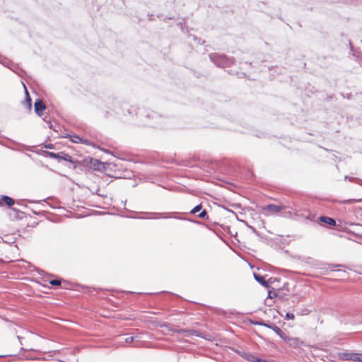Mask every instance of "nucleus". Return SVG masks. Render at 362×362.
Listing matches in <instances>:
<instances>
[{
	"instance_id": "obj_1",
	"label": "nucleus",
	"mask_w": 362,
	"mask_h": 362,
	"mask_svg": "<svg viewBox=\"0 0 362 362\" xmlns=\"http://www.w3.org/2000/svg\"><path fill=\"white\" fill-rule=\"evenodd\" d=\"M209 57L211 61L219 67L228 66L233 63L230 59L223 54H211Z\"/></svg>"
},
{
	"instance_id": "obj_2",
	"label": "nucleus",
	"mask_w": 362,
	"mask_h": 362,
	"mask_svg": "<svg viewBox=\"0 0 362 362\" xmlns=\"http://www.w3.org/2000/svg\"><path fill=\"white\" fill-rule=\"evenodd\" d=\"M286 206L284 205L269 204L263 207V210L267 211L270 214H277L283 209H286Z\"/></svg>"
},
{
	"instance_id": "obj_3",
	"label": "nucleus",
	"mask_w": 362,
	"mask_h": 362,
	"mask_svg": "<svg viewBox=\"0 0 362 362\" xmlns=\"http://www.w3.org/2000/svg\"><path fill=\"white\" fill-rule=\"evenodd\" d=\"M34 107L35 113L40 117L42 115L43 111L46 109V106L41 99H37L35 100Z\"/></svg>"
},
{
	"instance_id": "obj_4",
	"label": "nucleus",
	"mask_w": 362,
	"mask_h": 362,
	"mask_svg": "<svg viewBox=\"0 0 362 362\" xmlns=\"http://www.w3.org/2000/svg\"><path fill=\"white\" fill-rule=\"evenodd\" d=\"M286 342H287L291 346H293L294 348H298L300 346V344L303 343L298 338H291L286 337V340H284Z\"/></svg>"
},
{
	"instance_id": "obj_5",
	"label": "nucleus",
	"mask_w": 362,
	"mask_h": 362,
	"mask_svg": "<svg viewBox=\"0 0 362 362\" xmlns=\"http://www.w3.org/2000/svg\"><path fill=\"white\" fill-rule=\"evenodd\" d=\"M68 137L70 139V140L75 144H85L89 145L90 143L88 140L83 139L80 136L77 135H68Z\"/></svg>"
},
{
	"instance_id": "obj_6",
	"label": "nucleus",
	"mask_w": 362,
	"mask_h": 362,
	"mask_svg": "<svg viewBox=\"0 0 362 362\" xmlns=\"http://www.w3.org/2000/svg\"><path fill=\"white\" fill-rule=\"evenodd\" d=\"M24 88L25 90V100H24L23 104L28 110H31L32 100L25 86Z\"/></svg>"
},
{
	"instance_id": "obj_7",
	"label": "nucleus",
	"mask_w": 362,
	"mask_h": 362,
	"mask_svg": "<svg viewBox=\"0 0 362 362\" xmlns=\"http://www.w3.org/2000/svg\"><path fill=\"white\" fill-rule=\"evenodd\" d=\"M320 221L322 223H327L329 226H335L336 221L334 218L327 216H321Z\"/></svg>"
},
{
	"instance_id": "obj_8",
	"label": "nucleus",
	"mask_w": 362,
	"mask_h": 362,
	"mask_svg": "<svg viewBox=\"0 0 362 362\" xmlns=\"http://www.w3.org/2000/svg\"><path fill=\"white\" fill-rule=\"evenodd\" d=\"M254 277L255 279V280L259 282L261 285L265 286V287H269V284H267V282L265 281L264 279V277L262 276H260L259 274H254Z\"/></svg>"
},
{
	"instance_id": "obj_9",
	"label": "nucleus",
	"mask_w": 362,
	"mask_h": 362,
	"mask_svg": "<svg viewBox=\"0 0 362 362\" xmlns=\"http://www.w3.org/2000/svg\"><path fill=\"white\" fill-rule=\"evenodd\" d=\"M272 330L276 333L281 339L284 340H286V336L284 334V333L282 332V330L277 326L274 325L272 327Z\"/></svg>"
},
{
	"instance_id": "obj_10",
	"label": "nucleus",
	"mask_w": 362,
	"mask_h": 362,
	"mask_svg": "<svg viewBox=\"0 0 362 362\" xmlns=\"http://www.w3.org/2000/svg\"><path fill=\"white\" fill-rule=\"evenodd\" d=\"M1 200L8 206H12L14 204V200L8 196L3 195Z\"/></svg>"
},
{
	"instance_id": "obj_11",
	"label": "nucleus",
	"mask_w": 362,
	"mask_h": 362,
	"mask_svg": "<svg viewBox=\"0 0 362 362\" xmlns=\"http://www.w3.org/2000/svg\"><path fill=\"white\" fill-rule=\"evenodd\" d=\"M349 358L353 360V361H361L362 362V354H351L350 357H349Z\"/></svg>"
},
{
	"instance_id": "obj_12",
	"label": "nucleus",
	"mask_w": 362,
	"mask_h": 362,
	"mask_svg": "<svg viewBox=\"0 0 362 362\" xmlns=\"http://www.w3.org/2000/svg\"><path fill=\"white\" fill-rule=\"evenodd\" d=\"M362 202V199H346V200H343V201H341L340 203L341 204H352V203H356V202Z\"/></svg>"
},
{
	"instance_id": "obj_13",
	"label": "nucleus",
	"mask_w": 362,
	"mask_h": 362,
	"mask_svg": "<svg viewBox=\"0 0 362 362\" xmlns=\"http://www.w3.org/2000/svg\"><path fill=\"white\" fill-rule=\"evenodd\" d=\"M246 359L251 362H257V361H261L260 358H258L257 357H256L255 356H254L252 354H248L246 356Z\"/></svg>"
},
{
	"instance_id": "obj_14",
	"label": "nucleus",
	"mask_w": 362,
	"mask_h": 362,
	"mask_svg": "<svg viewBox=\"0 0 362 362\" xmlns=\"http://www.w3.org/2000/svg\"><path fill=\"white\" fill-rule=\"evenodd\" d=\"M202 209V206L201 204H199V205L196 206L193 209H192L190 213L192 214H194L199 212V211H201Z\"/></svg>"
},
{
	"instance_id": "obj_15",
	"label": "nucleus",
	"mask_w": 362,
	"mask_h": 362,
	"mask_svg": "<svg viewBox=\"0 0 362 362\" xmlns=\"http://www.w3.org/2000/svg\"><path fill=\"white\" fill-rule=\"evenodd\" d=\"M198 217L201 218H208L207 212L206 210L202 211L199 214Z\"/></svg>"
},
{
	"instance_id": "obj_16",
	"label": "nucleus",
	"mask_w": 362,
	"mask_h": 362,
	"mask_svg": "<svg viewBox=\"0 0 362 362\" xmlns=\"http://www.w3.org/2000/svg\"><path fill=\"white\" fill-rule=\"evenodd\" d=\"M49 282L52 286H59V285H61V281L59 279L50 280Z\"/></svg>"
},
{
	"instance_id": "obj_17",
	"label": "nucleus",
	"mask_w": 362,
	"mask_h": 362,
	"mask_svg": "<svg viewBox=\"0 0 362 362\" xmlns=\"http://www.w3.org/2000/svg\"><path fill=\"white\" fill-rule=\"evenodd\" d=\"M277 296V294L275 291H269L268 292V298H276Z\"/></svg>"
},
{
	"instance_id": "obj_18",
	"label": "nucleus",
	"mask_w": 362,
	"mask_h": 362,
	"mask_svg": "<svg viewBox=\"0 0 362 362\" xmlns=\"http://www.w3.org/2000/svg\"><path fill=\"white\" fill-rule=\"evenodd\" d=\"M160 218H175L170 215V214H161Z\"/></svg>"
},
{
	"instance_id": "obj_19",
	"label": "nucleus",
	"mask_w": 362,
	"mask_h": 362,
	"mask_svg": "<svg viewBox=\"0 0 362 362\" xmlns=\"http://www.w3.org/2000/svg\"><path fill=\"white\" fill-rule=\"evenodd\" d=\"M286 319L287 320H293L294 319V315L291 313H287L286 315Z\"/></svg>"
},
{
	"instance_id": "obj_20",
	"label": "nucleus",
	"mask_w": 362,
	"mask_h": 362,
	"mask_svg": "<svg viewBox=\"0 0 362 362\" xmlns=\"http://www.w3.org/2000/svg\"><path fill=\"white\" fill-rule=\"evenodd\" d=\"M124 340H125L126 343H132L134 341V337H127Z\"/></svg>"
},
{
	"instance_id": "obj_21",
	"label": "nucleus",
	"mask_w": 362,
	"mask_h": 362,
	"mask_svg": "<svg viewBox=\"0 0 362 362\" xmlns=\"http://www.w3.org/2000/svg\"><path fill=\"white\" fill-rule=\"evenodd\" d=\"M49 156L51 157V158H59V154H57L54 152H49Z\"/></svg>"
},
{
	"instance_id": "obj_22",
	"label": "nucleus",
	"mask_w": 362,
	"mask_h": 362,
	"mask_svg": "<svg viewBox=\"0 0 362 362\" xmlns=\"http://www.w3.org/2000/svg\"><path fill=\"white\" fill-rule=\"evenodd\" d=\"M274 325L271 324V323H267V322H264V327H268V328H270L272 329V327H274Z\"/></svg>"
},
{
	"instance_id": "obj_23",
	"label": "nucleus",
	"mask_w": 362,
	"mask_h": 362,
	"mask_svg": "<svg viewBox=\"0 0 362 362\" xmlns=\"http://www.w3.org/2000/svg\"><path fill=\"white\" fill-rule=\"evenodd\" d=\"M254 325H257L260 326H264V321H258L253 323Z\"/></svg>"
},
{
	"instance_id": "obj_24",
	"label": "nucleus",
	"mask_w": 362,
	"mask_h": 362,
	"mask_svg": "<svg viewBox=\"0 0 362 362\" xmlns=\"http://www.w3.org/2000/svg\"><path fill=\"white\" fill-rule=\"evenodd\" d=\"M71 156L67 155V154H65V156L63 157L62 158L64 160H69L70 159Z\"/></svg>"
},
{
	"instance_id": "obj_25",
	"label": "nucleus",
	"mask_w": 362,
	"mask_h": 362,
	"mask_svg": "<svg viewBox=\"0 0 362 362\" xmlns=\"http://www.w3.org/2000/svg\"><path fill=\"white\" fill-rule=\"evenodd\" d=\"M257 362H275V361H273V360L267 361V360H264V359H261V361H257Z\"/></svg>"
},
{
	"instance_id": "obj_26",
	"label": "nucleus",
	"mask_w": 362,
	"mask_h": 362,
	"mask_svg": "<svg viewBox=\"0 0 362 362\" xmlns=\"http://www.w3.org/2000/svg\"><path fill=\"white\" fill-rule=\"evenodd\" d=\"M345 180H349V181H352L354 178V177H350L349 176H345L344 177Z\"/></svg>"
},
{
	"instance_id": "obj_27",
	"label": "nucleus",
	"mask_w": 362,
	"mask_h": 362,
	"mask_svg": "<svg viewBox=\"0 0 362 362\" xmlns=\"http://www.w3.org/2000/svg\"><path fill=\"white\" fill-rule=\"evenodd\" d=\"M156 116H157V115H156V113H153V115H152V117H156Z\"/></svg>"
},
{
	"instance_id": "obj_28",
	"label": "nucleus",
	"mask_w": 362,
	"mask_h": 362,
	"mask_svg": "<svg viewBox=\"0 0 362 362\" xmlns=\"http://www.w3.org/2000/svg\"><path fill=\"white\" fill-rule=\"evenodd\" d=\"M1 201H2V200H1V199H0V206H1V205H2Z\"/></svg>"
},
{
	"instance_id": "obj_29",
	"label": "nucleus",
	"mask_w": 362,
	"mask_h": 362,
	"mask_svg": "<svg viewBox=\"0 0 362 362\" xmlns=\"http://www.w3.org/2000/svg\"><path fill=\"white\" fill-rule=\"evenodd\" d=\"M47 123L50 124L49 127H51V122L48 121Z\"/></svg>"
}]
</instances>
